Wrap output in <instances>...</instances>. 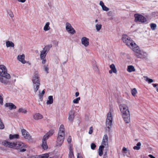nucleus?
Here are the masks:
<instances>
[{"instance_id": "f257e3e1", "label": "nucleus", "mask_w": 158, "mask_h": 158, "mask_svg": "<svg viewBox=\"0 0 158 158\" xmlns=\"http://www.w3.org/2000/svg\"><path fill=\"white\" fill-rule=\"evenodd\" d=\"M2 143L3 144L6 146L19 150L20 152H24L26 151V149L25 148H26V145L21 142H16L12 143L6 140Z\"/></svg>"}, {"instance_id": "f03ea898", "label": "nucleus", "mask_w": 158, "mask_h": 158, "mask_svg": "<svg viewBox=\"0 0 158 158\" xmlns=\"http://www.w3.org/2000/svg\"><path fill=\"white\" fill-rule=\"evenodd\" d=\"M119 108L124 121L126 123H129L130 121V114L127 106L123 104L120 105Z\"/></svg>"}, {"instance_id": "7ed1b4c3", "label": "nucleus", "mask_w": 158, "mask_h": 158, "mask_svg": "<svg viewBox=\"0 0 158 158\" xmlns=\"http://www.w3.org/2000/svg\"><path fill=\"white\" fill-rule=\"evenodd\" d=\"M65 130L64 126L61 125L59 128L57 140L56 141L57 145L60 146L63 143L65 136Z\"/></svg>"}, {"instance_id": "20e7f679", "label": "nucleus", "mask_w": 158, "mask_h": 158, "mask_svg": "<svg viewBox=\"0 0 158 158\" xmlns=\"http://www.w3.org/2000/svg\"><path fill=\"white\" fill-rule=\"evenodd\" d=\"M122 40L123 42L130 48L132 49L133 51L135 48H136V47H138L132 40L131 38L127 35H122Z\"/></svg>"}, {"instance_id": "39448f33", "label": "nucleus", "mask_w": 158, "mask_h": 158, "mask_svg": "<svg viewBox=\"0 0 158 158\" xmlns=\"http://www.w3.org/2000/svg\"><path fill=\"white\" fill-rule=\"evenodd\" d=\"M33 83V86L35 93L40 88V79L37 72H36L33 77L32 80Z\"/></svg>"}, {"instance_id": "423d86ee", "label": "nucleus", "mask_w": 158, "mask_h": 158, "mask_svg": "<svg viewBox=\"0 0 158 158\" xmlns=\"http://www.w3.org/2000/svg\"><path fill=\"white\" fill-rule=\"evenodd\" d=\"M54 131L53 130H50L44 136L42 139V147L44 150L47 149L48 148V145L47 143V140L49 138L53 135Z\"/></svg>"}, {"instance_id": "0eeeda50", "label": "nucleus", "mask_w": 158, "mask_h": 158, "mask_svg": "<svg viewBox=\"0 0 158 158\" xmlns=\"http://www.w3.org/2000/svg\"><path fill=\"white\" fill-rule=\"evenodd\" d=\"M133 51L135 52V55L138 58L145 59L147 56L146 53L141 51L138 46L136 47V48L134 49Z\"/></svg>"}, {"instance_id": "6e6552de", "label": "nucleus", "mask_w": 158, "mask_h": 158, "mask_svg": "<svg viewBox=\"0 0 158 158\" xmlns=\"http://www.w3.org/2000/svg\"><path fill=\"white\" fill-rule=\"evenodd\" d=\"M52 44H49L44 47L40 52V58L41 59H44V58H45L47 53L48 52L50 48H52Z\"/></svg>"}, {"instance_id": "1a4fd4ad", "label": "nucleus", "mask_w": 158, "mask_h": 158, "mask_svg": "<svg viewBox=\"0 0 158 158\" xmlns=\"http://www.w3.org/2000/svg\"><path fill=\"white\" fill-rule=\"evenodd\" d=\"M112 117L111 112L110 111L107 114L106 120V127L109 131L112 125Z\"/></svg>"}, {"instance_id": "9d476101", "label": "nucleus", "mask_w": 158, "mask_h": 158, "mask_svg": "<svg viewBox=\"0 0 158 158\" xmlns=\"http://www.w3.org/2000/svg\"><path fill=\"white\" fill-rule=\"evenodd\" d=\"M0 69L2 70L1 72L5 76V78L8 80L10 78V76L7 73V70L5 66L3 65H0Z\"/></svg>"}, {"instance_id": "9b49d317", "label": "nucleus", "mask_w": 158, "mask_h": 158, "mask_svg": "<svg viewBox=\"0 0 158 158\" xmlns=\"http://www.w3.org/2000/svg\"><path fill=\"white\" fill-rule=\"evenodd\" d=\"M135 17V22H139L141 23H144L147 21L146 19L141 15L135 14L134 15Z\"/></svg>"}, {"instance_id": "f8f14e48", "label": "nucleus", "mask_w": 158, "mask_h": 158, "mask_svg": "<svg viewBox=\"0 0 158 158\" xmlns=\"http://www.w3.org/2000/svg\"><path fill=\"white\" fill-rule=\"evenodd\" d=\"M22 133L23 136L25 139H27L28 141H32L31 136L26 130L24 129H22Z\"/></svg>"}, {"instance_id": "ddd939ff", "label": "nucleus", "mask_w": 158, "mask_h": 158, "mask_svg": "<svg viewBox=\"0 0 158 158\" xmlns=\"http://www.w3.org/2000/svg\"><path fill=\"white\" fill-rule=\"evenodd\" d=\"M0 82L6 84H9L10 82L5 78V76L0 71Z\"/></svg>"}, {"instance_id": "4468645a", "label": "nucleus", "mask_w": 158, "mask_h": 158, "mask_svg": "<svg viewBox=\"0 0 158 158\" xmlns=\"http://www.w3.org/2000/svg\"><path fill=\"white\" fill-rule=\"evenodd\" d=\"M82 44L85 46L87 47L89 44V39L86 37H83L81 39Z\"/></svg>"}, {"instance_id": "2eb2a0df", "label": "nucleus", "mask_w": 158, "mask_h": 158, "mask_svg": "<svg viewBox=\"0 0 158 158\" xmlns=\"http://www.w3.org/2000/svg\"><path fill=\"white\" fill-rule=\"evenodd\" d=\"M69 120L72 122L74 119L75 117V112L73 110H72L70 111L69 113Z\"/></svg>"}, {"instance_id": "dca6fc26", "label": "nucleus", "mask_w": 158, "mask_h": 158, "mask_svg": "<svg viewBox=\"0 0 158 158\" xmlns=\"http://www.w3.org/2000/svg\"><path fill=\"white\" fill-rule=\"evenodd\" d=\"M25 55L23 54L22 55H19L17 57L18 60L22 63L25 64L26 63V61L25 60Z\"/></svg>"}, {"instance_id": "f3484780", "label": "nucleus", "mask_w": 158, "mask_h": 158, "mask_svg": "<svg viewBox=\"0 0 158 158\" xmlns=\"http://www.w3.org/2000/svg\"><path fill=\"white\" fill-rule=\"evenodd\" d=\"M33 118L35 120H38L43 118V116L40 113H36L33 115Z\"/></svg>"}, {"instance_id": "a211bd4d", "label": "nucleus", "mask_w": 158, "mask_h": 158, "mask_svg": "<svg viewBox=\"0 0 158 158\" xmlns=\"http://www.w3.org/2000/svg\"><path fill=\"white\" fill-rule=\"evenodd\" d=\"M6 107H9L10 110L15 109L16 108V106L12 103H6L5 105Z\"/></svg>"}, {"instance_id": "6ab92c4d", "label": "nucleus", "mask_w": 158, "mask_h": 158, "mask_svg": "<svg viewBox=\"0 0 158 158\" xmlns=\"http://www.w3.org/2000/svg\"><path fill=\"white\" fill-rule=\"evenodd\" d=\"M92 66L93 69L95 71L98 72L99 71V69L97 66L96 61H94L92 62Z\"/></svg>"}, {"instance_id": "aec40b11", "label": "nucleus", "mask_w": 158, "mask_h": 158, "mask_svg": "<svg viewBox=\"0 0 158 158\" xmlns=\"http://www.w3.org/2000/svg\"><path fill=\"white\" fill-rule=\"evenodd\" d=\"M6 45L7 48L9 47H14L15 46V44L12 42L7 41L6 42Z\"/></svg>"}, {"instance_id": "412c9836", "label": "nucleus", "mask_w": 158, "mask_h": 158, "mask_svg": "<svg viewBox=\"0 0 158 158\" xmlns=\"http://www.w3.org/2000/svg\"><path fill=\"white\" fill-rule=\"evenodd\" d=\"M19 135L18 134L14 135L10 134L9 135V138L10 140L15 139H19Z\"/></svg>"}, {"instance_id": "4be33fe9", "label": "nucleus", "mask_w": 158, "mask_h": 158, "mask_svg": "<svg viewBox=\"0 0 158 158\" xmlns=\"http://www.w3.org/2000/svg\"><path fill=\"white\" fill-rule=\"evenodd\" d=\"M48 100L47 101V104H51L53 103V96H49L48 97Z\"/></svg>"}, {"instance_id": "5701e85b", "label": "nucleus", "mask_w": 158, "mask_h": 158, "mask_svg": "<svg viewBox=\"0 0 158 158\" xmlns=\"http://www.w3.org/2000/svg\"><path fill=\"white\" fill-rule=\"evenodd\" d=\"M127 71L130 72H134L135 71V69L133 66L129 65L128 66Z\"/></svg>"}, {"instance_id": "b1692460", "label": "nucleus", "mask_w": 158, "mask_h": 158, "mask_svg": "<svg viewBox=\"0 0 158 158\" xmlns=\"http://www.w3.org/2000/svg\"><path fill=\"white\" fill-rule=\"evenodd\" d=\"M110 67L111 69V70L113 71V73H117V71L114 64H112L110 65Z\"/></svg>"}, {"instance_id": "393cba45", "label": "nucleus", "mask_w": 158, "mask_h": 158, "mask_svg": "<svg viewBox=\"0 0 158 158\" xmlns=\"http://www.w3.org/2000/svg\"><path fill=\"white\" fill-rule=\"evenodd\" d=\"M141 146V143L140 142H138L136 146H134L133 148L134 150H139L140 148V146Z\"/></svg>"}, {"instance_id": "a878e982", "label": "nucleus", "mask_w": 158, "mask_h": 158, "mask_svg": "<svg viewBox=\"0 0 158 158\" xmlns=\"http://www.w3.org/2000/svg\"><path fill=\"white\" fill-rule=\"evenodd\" d=\"M50 23L49 22H47L45 25L44 26V30L45 31H47L50 29V27L49 26Z\"/></svg>"}, {"instance_id": "bb28decb", "label": "nucleus", "mask_w": 158, "mask_h": 158, "mask_svg": "<svg viewBox=\"0 0 158 158\" xmlns=\"http://www.w3.org/2000/svg\"><path fill=\"white\" fill-rule=\"evenodd\" d=\"M45 93V91L44 90H43L41 93L40 91L39 92V94L38 95L39 97V99L41 101H42L43 100V97L44 95V94Z\"/></svg>"}, {"instance_id": "cd10ccee", "label": "nucleus", "mask_w": 158, "mask_h": 158, "mask_svg": "<svg viewBox=\"0 0 158 158\" xmlns=\"http://www.w3.org/2000/svg\"><path fill=\"white\" fill-rule=\"evenodd\" d=\"M69 158H74L73 150L70 148L69 154Z\"/></svg>"}, {"instance_id": "c85d7f7f", "label": "nucleus", "mask_w": 158, "mask_h": 158, "mask_svg": "<svg viewBox=\"0 0 158 158\" xmlns=\"http://www.w3.org/2000/svg\"><path fill=\"white\" fill-rule=\"evenodd\" d=\"M95 27L97 31H99L101 29L102 25L101 24H97L95 25Z\"/></svg>"}, {"instance_id": "c756f323", "label": "nucleus", "mask_w": 158, "mask_h": 158, "mask_svg": "<svg viewBox=\"0 0 158 158\" xmlns=\"http://www.w3.org/2000/svg\"><path fill=\"white\" fill-rule=\"evenodd\" d=\"M143 77L145 79L146 81H148L149 83H151L153 81V79H149L147 76H144Z\"/></svg>"}, {"instance_id": "7c9ffc66", "label": "nucleus", "mask_w": 158, "mask_h": 158, "mask_svg": "<svg viewBox=\"0 0 158 158\" xmlns=\"http://www.w3.org/2000/svg\"><path fill=\"white\" fill-rule=\"evenodd\" d=\"M67 31L72 34H74L76 33L75 30L73 27L70 28V29H69Z\"/></svg>"}, {"instance_id": "2f4dec72", "label": "nucleus", "mask_w": 158, "mask_h": 158, "mask_svg": "<svg viewBox=\"0 0 158 158\" xmlns=\"http://www.w3.org/2000/svg\"><path fill=\"white\" fill-rule=\"evenodd\" d=\"M18 112L19 113H22L24 114H26L27 112V110L24 109L22 108H20L18 110Z\"/></svg>"}, {"instance_id": "473e14b6", "label": "nucleus", "mask_w": 158, "mask_h": 158, "mask_svg": "<svg viewBox=\"0 0 158 158\" xmlns=\"http://www.w3.org/2000/svg\"><path fill=\"white\" fill-rule=\"evenodd\" d=\"M72 27L71 26V25L68 23H66V29L67 31L69 29H70Z\"/></svg>"}, {"instance_id": "72a5a7b5", "label": "nucleus", "mask_w": 158, "mask_h": 158, "mask_svg": "<svg viewBox=\"0 0 158 158\" xmlns=\"http://www.w3.org/2000/svg\"><path fill=\"white\" fill-rule=\"evenodd\" d=\"M131 94L133 96H135L137 93V91L135 88L133 89L131 91Z\"/></svg>"}, {"instance_id": "f704fd0d", "label": "nucleus", "mask_w": 158, "mask_h": 158, "mask_svg": "<svg viewBox=\"0 0 158 158\" xmlns=\"http://www.w3.org/2000/svg\"><path fill=\"white\" fill-rule=\"evenodd\" d=\"M80 100V97L77 98L76 99H74L73 100V102L74 103L77 104L79 103V101Z\"/></svg>"}, {"instance_id": "c9c22d12", "label": "nucleus", "mask_w": 158, "mask_h": 158, "mask_svg": "<svg viewBox=\"0 0 158 158\" xmlns=\"http://www.w3.org/2000/svg\"><path fill=\"white\" fill-rule=\"evenodd\" d=\"M150 26L152 30H155L156 29V24L152 23L150 24Z\"/></svg>"}, {"instance_id": "e433bc0d", "label": "nucleus", "mask_w": 158, "mask_h": 158, "mask_svg": "<svg viewBox=\"0 0 158 158\" xmlns=\"http://www.w3.org/2000/svg\"><path fill=\"white\" fill-rule=\"evenodd\" d=\"M4 128V125L0 118V129H2Z\"/></svg>"}, {"instance_id": "4c0bfd02", "label": "nucleus", "mask_w": 158, "mask_h": 158, "mask_svg": "<svg viewBox=\"0 0 158 158\" xmlns=\"http://www.w3.org/2000/svg\"><path fill=\"white\" fill-rule=\"evenodd\" d=\"M108 143V139H102V144L106 145V144Z\"/></svg>"}, {"instance_id": "58836bf2", "label": "nucleus", "mask_w": 158, "mask_h": 158, "mask_svg": "<svg viewBox=\"0 0 158 158\" xmlns=\"http://www.w3.org/2000/svg\"><path fill=\"white\" fill-rule=\"evenodd\" d=\"M49 158V154H45L41 155V158Z\"/></svg>"}, {"instance_id": "ea45409f", "label": "nucleus", "mask_w": 158, "mask_h": 158, "mask_svg": "<svg viewBox=\"0 0 158 158\" xmlns=\"http://www.w3.org/2000/svg\"><path fill=\"white\" fill-rule=\"evenodd\" d=\"M102 10L104 11H108L109 10V8L108 7L106 6L105 5L103 6L102 7Z\"/></svg>"}, {"instance_id": "a19ab883", "label": "nucleus", "mask_w": 158, "mask_h": 158, "mask_svg": "<svg viewBox=\"0 0 158 158\" xmlns=\"http://www.w3.org/2000/svg\"><path fill=\"white\" fill-rule=\"evenodd\" d=\"M41 158V155L33 156H30L28 158Z\"/></svg>"}, {"instance_id": "79ce46f5", "label": "nucleus", "mask_w": 158, "mask_h": 158, "mask_svg": "<svg viewBox=\"0 0 158 158\" xmlns=\"http://www.w3.org/2000/svg\"><path fill=\"white\" fill-rule=\"evenodd\" d=\"M96 145L94 143H92L91 144V148L92 149H93V150L95 148H96Z\"/></svg>"}, {"instance_id": "37998d69", "label": "nucleus", "mask_w": 158, "mask_h": 158, "mask_svg": "<svg viewBox=\"0 0 158 158\" xmlns=\"http://www.w3.org/2000/svg\"><path fill=\"white\" fill-rule=\"evenodd\" d=\"M44 69L45 71L47 73H48V65L46 66L45 65L44 66Z\"/></svg>"}, {"instance_id": "c03bdc74", "label": "nucleus", "mask_w": 158, "mask_h": 158, "mask_svg": "<svg viewBox=\"0 0 158 158\" xmlns=\"http://www.w3.org/2000/svg\"><path fill=\"white\" fill-rule=\"evenodd\" d=\"M98 153L99 156H102L103 154V150H102V149L101 150H98Z\"/></svg>"}, {"instance_id": "a18cd8bd", "label": "nucleus", "mask_w": 158, "mask_h": 158, "mask_svg": "<svg viewBox=\"0 0 158 158\" xmlns=\"http://www.w3.org/2000/svg\"><path fill=\"white\" fill-rule=\"evenodd\" d=\"M93 128L92 127H90V128H89V133L90 134H91L92 133H93Z\"/></svg>"}, {"instance_id": "49530a36", "label": "nucleus", "mask_w": 158, "mask_h": 158, "mask_svg": "<svg viewBox=\"0 0 158 158\" xmlns=\"http://www.w3.org/2000/svg\"><path fill=\"white\" fill-rule=\"evenodd\" d=\"M67 141L68 143H71V136H69V137L67 139Z\"/></svg>"}, {"instance_id": "de8ad7c7", "label": "nucleus", "mask_w": 158, "mask_h": 158, "mask_svg": "<svg viewBox=\"0 0 158 158\" xmlns=\"http://www.w3.org/2000/svg\"><path fill=\"white\" fill-rule=\"evenodd\" d=\"M3 98L0 94V104H2L3 103Z\"/></svg>"}, {"instance_id": "09e8293b", "label": "nucleus", "mask_w": 158, "mask_h": 158, "mask_svg": "<svg viewBox=\"0 0 158 158\" xmlns=\"http://www.w3.org/2000/svg\"><path fill=\"white\" fill-rule=\"evenodd\" d=\"M108 139V137L107 135L106 134H105L104 135V137L103 138V139Z\"/></svg>"}, {"instance_id": "8fccbe9b", "label": "nucleus", "mask_w": 158, "mask_h": 158, "mask_svg": "<svg viewBox=\"0 0 158 158\" xmlns=\"http://www.w3.org/2000/svg\"><path fill=\"white\" fill-rule=\"evenodd\" d=\"M99 4L101 6V7H102L105 5L104 4V3L102 1H101L100 2Z\"/></svg>"}, {"instance_id": "3c124183", "label": "nucleus", "mask_w": 158, "mask_h": 158, "mask_svg": "<svg viewBox=\"0 0 158 158\" xmlns=\"http://www.w3.org/2000/svg\"><path fill=\"white\" fill-rule=\"evenodd\" d=\"M104 148V145H101L100 146L98 150H101L102 149L103 150V149Z\"/></svg>"}, {"instance_id": "603ef678", "label": "nucleus", "mask_w": 158, "mask_h": 158, "mask_svg": "<svg viewBox=\"0 0 158 158\" xmlns=\"http://www.w3.org/2000/svg\"><path fill=\"white\" fill-rule=\"evenodd\" d=\"M112 11H110L109 12H108L107 13V15L109 16H111L112 15Z\"/></svg>"}, {"instance_id": "864d4df0", "label": "nucleus", "mask_w": 158, "mask_h": 158, "mask_svg": "<svg viewBox=\"0 0 158 158\" xmlns=\"http://www.w3.org/2000/svg\"><path fill=\"white\" fill-rule=\"evenodd\" d=\"M41 60H42V63L43 64H45V63H46V59L45 58H44V59H41Z\"/></svg>"}, {"instance_id": "5fc2aeb1", "label": "nucleus", "mask_w": 158, "mask_h": 158, "mask_svg": "<svg viewBox=\"0 0 158 158\" xmlns=\"http://www.w3.org/2000/svg\"><path fill=\"white\" fill-rule=\"evenodd\" d=\"M9 15L11 18H12L14 17V15L13 14L12 12L11 11H10V13H9Z\"/></svg>"}, {"instance_id": "6e6d98bb", "label": "nucleus", "mask_w": 158, "mask_h": 158, "mask_svg": "<svg viewBox=\"0 0 158 158\" xmlns=\"http://www.w3.org/2000/svg\"><path fill=\"white\" fill-rule=\"evenodd\" d=\"M148 156L150 158H156L154 156L151 154L149 155Z\"/></svg>"}, {"instance_id": "4d7b16f0", "label": "nucleus", "mask_w": 158, "mask_h": 158, "mask_svg": "<svg viewBox=\"0 0 158 158\" xmlns=\"http://www.w3.org/2000/svg\"><path fill=\"white\" fill-rule=\"evenodd\" d=\"M19 2H25L26 0H18Z\"/></svg>"}, {"instance_id": "13d9d810", "label": "nucleus", "mask_w": 158, "mask_h": 158, "mask_svg": "<svg viewBox=\"0 0 158 158\" xmlns=\"http://www.w3.org/2000/svg\"><path fill=\"white\" fill-rule=\"evenodd\" d=\"M79 93L78 92H77L75 93V96L76 97H78L79 95Z\"/></svg>"}, {"instance_id": "bf43d9fd", "label": "nucleus", "mask_w": 158, "mask_h": 158, "mask_svg": "<svg viewBox=\"0 0 158 158\" xmlns=\"http://www.w3.org/2000/svg\"><path fill=\"white\" fill-rule=\"evenodd\" d=\"M122 150L123 151H127V149L125 147H123Z\"/></svg>"}, {"instance_id": "052dcab7", "label": "nucleus", "mask_w": 158, "mask_h": 158, "mask_svg": "<svg viewBox=\"0 0 158 158\" xmlns=\"http://www.w3.org/2000/svg\"><path fill=\"white\" fill-rule=\"evenodd\" d=\"M107 156L106 155V153L103 156V158H107Z\"/></svg>"}, {"instance_id": "680f3d73", "label": "nucleus", "mask_w": 158, "mask_h": 158, "mask_svg": "<svg viewBox=\"0 0 158 158\" xmlns=\"http://www.w3.org/2000/svg\"><path fill=\"white\" fill-rule=\"evenodd\" d=\"M152 85L154 87H156L157 85V84H152Z\"/></svg>"}, {"instance_id": "e2e57ef3", "label": "nucleus", "mask_w": 158, "mask_h": 158, "mask_svg": "<svg viewBox=\"0 0 158 158\" xmlns=\"http://www.w3.org/2000/svg\"><path fill=\"white\" fill-rule=\"evenodd\" d=\"M112 73H113V71H112V70H109V73H110V74H111Z\"/></svg>"}, {"instance_id": "0e129e2a", "label": "nucleus", "mask_w": 158, "mask_h": 158, "mask_svg": "<svg viewBox=\"0 0 158 158\" xmlns=\"http://www.w3.org/2000/svg\"><path fill=\"white\" fill-rule=\"evenodd\" d=\"M17 1H18V0H14L13 1V3L15 2H17Z\"/></svg>"}, {"instance_id": "69168bd1", "label": "nucleus", "mask_w": 158, "mask_h": 158, "mask_svg": "<svg viewBox=\"0 0 158 158\" xmlns=\"http://www.w3.org/2000/svg\"><path fill=\"white\" fill-rule=\"evenodd\" d=\"M98 20L96 19L95 20V23H97V22H98Z\"/></svg>"}, {"instance_id": "338daca9", "label": "nucleus", "mask_w": 158, "mask_h": 158, "mask_svg": "<svg viewBox=\"0 0 158 158\" xmlns=\"http://www.w3.org/2000/svg\"><path fill=\"white\" fill-rule=\"evenodd\" d=\"M156 91H157L158 92V87H156Z\"/></svg>"}, {"instance_id": "774afa93", "label": "nucleus", "mask_w": 158, "mask_h": 158, "mask_svg": "<svg viewBox=\"0 0 158 158\" xmlns=\"http://www.w3.org/2000/svg\"><path fill=\"white\" fill-rule=\"evenodd\" d=\"M156 13V14H158V11H156V12H155Z\"/></svg>"}]
</instances>
